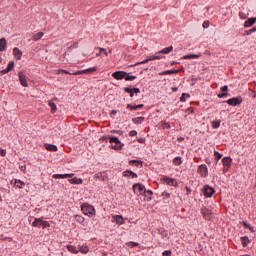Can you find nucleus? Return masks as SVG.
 <instances>
[{"mask_svg": "<svg viewBox=\"0 0 256 256\" xmlns=\"http://www.w3.org/2000/svg\"><path fill=\"white\" fill-rule=\"evenodd\" d=\"M68 182L71 185H83V178L74 177V178L68 179Z\"/></svg>", "mask_w": 256, "mask_h": 256, "instance_id": "obj_24", "label": "nucleus"}, {"mask_svg": "<svg viewBox=\"0 0 256 256\" xmlns=\"http://www.w3.org/2000/svg\"><path fill=\"white\" fill-rule=\"evenodd\" d=\"M209 25H210V22H209L208 20H205V21L203 22V24H202V27H203L204 29H209Z\"/></svg>", "mask_w": 256, "mask_h": 256, "instance_id": "obj_58", "label": "nucleus"}, {"mask_svg": "<svg viewBox=\"0 0 256 256\" xmlns=\"http://www.w3.org/2000/svg\"><path fill=\"white\" fill-rule=\"evenodd\" d=\"M147 63H149V59L148 58L143 60V61H141V62H137L136 64H134V67H138V65H145Z\"/></svg>", "mask_w": 256, "mask_h": 256, "instance_id": "obj_53", "label": "nucleus"}, {"mask_svg": "<svg viewBox=\"0 0 256 256\" xmlns=\"http://www.w3.org/2000/svg\"><path fill=\"white\" fill-rule=\"evenodd\" d=\"M123 177H131L132 179H137L139 175L137 173L133 172L132 170L127 169L122 173Z\"/></svg>", "mask_w": 256, "mask_h": 256, "instance_id": "obj_19", "label": "nucleus"}, {"mask_svg": "<svg viewBox=\"0 0 256 256\" xmlns=\"http://www.w3.org/2000/svg\"><path fill=\"white\" fill-rule=\"evenodd\" d=\"M223 103H227L230 107H239L243 104V97L241 96H236L232 97L228 100L223 101Z\"/></svg>", "mask_w": 256, "mask_h": 256, "instance_id": "obj_4", "label": "nucleus"}, {"mask_svg": "<svg viewBox=\"0 0 256 256\" xmlns=\"http://www.w3.org/2000/svg\"><path fill=\"white\" fill-rule=\"evenodd\" d=\"M80 209L83 215L87 217H94L96 215L97 210H95V206L91 205L89 202H84L80 205Z\"/></svg>", "mask_w": 256, "mask_h": 256, "instance_id": "obj_1", "label": "nucleus"}, {"mask_svg": "<svg viewBox=\"0 0 256 256\" xmlns=\"http://www.w3.org/2000/svg\"><path fill=\"white\" fill-rule=\"evenodd\" d=\"M129 137H137V131L136 130H131L129 132Z\"/></svg>", "mask_w": 256, "mask_h": 256, "instance_id": "obj_61", "label": "nucleus"}, {"mask_svg": "<svg viewBox=\"0 0 256 256\" xmlns=\"http://www.w3.org/2000/svg\"><path fill=\"white\" fill-rule=\"evenodd\" d=\"M43 35H45V33L43 32H38L36 34H33L32 41H39L40 39L43 38Z\"/></svg>", "mask_w": 256, "mask_h": 256, "instance_id": "obj_39", "label": "nucleus"}, {"mask_svg": "<svg viewBox=\"0 0 256 256\" xmlns=\"http://www.w3.org/2000/svg\"><path fill=\"white\" fill-rule=\"evenodd\" d=\"M5 155H7V150L3 149V148H0V156L5 157Z\"/></svg>", "mask_w": 256, "mask_h": 256, "instance_id": "obj_60", "label": "nucleus"}, {"mask_svg": "<svg viewBox=\"0 0 256 256\" xmlns=\"http://www.w3.org/2000/svg\"><path fill=\"white\" fill-rule=\"evenodd\" d=\"M7 49V39L5 37L0 39V51L3 52Z\"/></svg>", "mask_w": 256, "mask_h": 256, "instance_id": "obj_33", "label": "nucleus"}, {"mask_svg": "<svg viewBox=\"0 0 256 256\" xmlns=\"http://www.w3.org/2000/svg\"><path fill=\"white\" fill-rule=\"evenodd\" d=\"M109 144L112 145L111 149L114 151H122L123 147H125V144L119 140V137L114 135H109Z\"/></svg>", "mask_w": 256, "mask_h": 256, "instance_id": "obj_2", "label": "nucleus"}, {"mask_svg": "<svg viewBox=\"0 0 256 256\" xmlns=\"http://www.w3.org/2000/svg\"><path fill=\"white\" fill-rule=\"evenodd\" d=\"M100 141H105L107 143V141H109V135H104L100 138Z\"/></svg>", "mask_w": 256, "mask_h": 256, "instance_id": "obj_62", "label": "nucleus"}, {"mask_svg": "<svg viewBox=\"0 0 256 256\" xmlns=\"http://www.w3.org/2000/svg\"><path fill=\"white\" fill-rule=\"evenodd\" d=\"M161 125L163 129H171V124H169L168 122L162 121Z\"/></svg>", "mask_w": 256, "mask_h": 256, "instance_id": "obj_51", "label": "nucleus"}, {"mask_svg": "<svg viewBox=\"0 0 256 256\" xmlns=\"http://www.w3.org/2000/svg\"><path fill=\"white\" fill-rule=\"evenodd\" d=\"M219 127H221V120H214L212 121V128L213 129H219Z\"/></svg>", "mask_w": 256, "mask_h": 256, "instance_id": "obj_45", "label": "nucleus"}, {"mask_svg": "<svg viewBox=\"0 0 256 256\" xmlns=\"http://www.w3.org/2000/svg\"><path fill=\"white\" fill-rule=\"evenodd\" d=\"M95 71H97V66L87 68L84 70H78L76 72H73V75H87V74L95 73Z\"/></svg>", "mask_w": 256, "mask_h": 256, "instance_id": "obj_12", "label": "nucleus"}, {"mask_svg": "<svg viewBox=\"0 0 256 256\" xmlns=\"http://www.w3.org/2000/svg\"><path fill=\"white\" fill-rule=\"evenodd\" d=\"M256 23V17H251L248 18L245 22H244V27L245 28H249V27H253Z\"/></svg>", "mask_w": 256, "mask_h": 256, "instance_id": "obj_21", "label": "nucleus"}, {"mask_svg": "<svg viewBox=\"0 0 256 256\" xmlns=\"http://www.w3.org/2000/svg\"><path fill=\"white\" fill-rule=\"evenodd\" d=\"M129 165L131 166H135V167H139V165H141V167H143V161L142 160H129L128 162Z\"/></svg>", "mask_w": 256, "mask_h": 256, "instance_id": "obj_36", "label": "nucleus"}, {"mask_svg": "<svg viewBox=\"0 0 256 256\" xmlns=\"http://www.w3.org/2000/svg\"><path fill=\"white\" fill-rule=\"evenodd\" d=\"M221 159H223V154L217 150H214L215 165H217L219 163V161H221Z\"/></svg>", "mask_w": 256, "mask_h": 256, "instance_id": "obj_28", "label": "nucleus"}, {"mask_svg": "<svg viewBox=\"0 0 256 256\" xmlns=\"http://www.w3.org/2000/svg\"><path fill=\"white\" fill-rule=\"evenodd\" d=\"M162 197H164V201L166 200V199H171V194L170 193H168V192H162Z\"/></svg>", "mask_w": 256, "mask_h": 256, "instance_id": "obj_55", "label": "nucleus"}, {"mask_svg": "<svg viewBox=\"0 0 256 256\" xmlns=\"http://www.w3.org/2000/svg\"><path fill=\"white\" fill-rule=\"evenodd\" d=\"M89 252V246L87 244L84 245H78V253H82L83 255H87Z\"/></svg>", "mask_w": 256, "mask_h": 256, "instance_id": "obj_26", "label": "nucleus"}, {"mask_svg": "<svg viewBox=\"0 0 256 256\" xmlns=\"http://www.w3.org/2000/svg\"><path fill=\"white\" fill-rule=\"evenodd\" d=\"M186 113H188V115H191V114L195 113V108H193V107L187 108Z\"/></svg>", "mask_w": 256, "mask_h": 256, "instance_id": "obj_57", "label": "nucleus"}, {"mask_svg": "<svg viewBox=\"0 0 256 256\" xmlns=\"http://www.w3.org/2000/svg\"><path fill=\"white\" fill-rule=\"evenodd\" d=\"M242 247H247L249 243H251V240L249 239V236H242L240 238Z\"/></svg>", "mask_w": 256, "mask_h": 256, "instance_id": "obj_30", "label": "nucleus"}, {"mask_svg": "<svg viewBox=\"0 0 256 256\" xmlns=\"http://www.w3.org/2000/svg\"><path fill=\"white\" fill-rule=\"evenodd\" d=\"M14 185H15L18 189H23V188L25 187V182H23V180L14 179Z\"/></svg>", "mask_w": 256, "mask_h": 256, "instance_id": "obj_35", "label": "nucleus"}, {"mask_svg": "<svg viewBox=\"0 0 256 256\" xmlns=\"http://www.w3.org/2000/svg\"><path fill=\"white\" fill-rule=\"evenodd\" d=\"M145 107V104H138V105H133V104H127L126 109H129L130 111H137L139 109H143Z\"/></svg>", "mask_w": 256, "mask_h": 256, "instance_id": "obj_18", "label": "nucleus"}, {"mask_svg": "<svg viewBox=\"0 0 256 256\" xmlns=\"http://www.w3.org/2000/svg\"><path fill=\"white\" fill-rule=\"evenodd\" d=\"M44 149H46V151H50V153H57V151H59V148L57 147V145L50 144V143H45Z\"/></svg>", "mask_w": 256, "mask_h": 256, "instance_id": "obj_16", "label": "nucleus"}, {"mask_svg": "<svg viewBox=\"0 0 256 256\" xmlns=\"http://www.w3.org/2000/svg\"><path fill=\"white\" fill-rule=\"evenodd\" d=\"M220 91L221 92L217 94L218 99H226V97H231V94H229V86H222Z\"/></svg>", "mask_w": 256, "mask_h": 256, "instance_id": "obj_10", "label": "nucleus"}, {"mask_svg": "<svg viewBox=\"0 0 256 256\" xmlns=\"http://www.w3.org/2000/svg\"><path fill=\"white\" fill-rule=\"evenodd\" d=\"M240 225H243L245 229H249L250 233H255V227L251 226L247 221L243 220Z\"/></svg>", "mask_w": 256, "mask_h": 256, "instance_id": "obj_27", "label": "nucleus"}, {"mask_svg": "<svg viewBox=\"0 0 256 256\" xmlns=\"http://www.w3.org/2000/svg\"><path fill=\"white\" fill-rule=\"evenodd\" d=\"M173 255V251L171 250H165L162 252V256H172Z\"/></svg>", "mask_w": 256, "mask_h": 256, "instance_id": "obj_54", "label": "nucleus"}, {"mask_svg": "<svg viewBox=\"0 0 256 256\" xmlns=\"http://www.w3.org/2000/svg\"><path fill=\"white\" fill-rule=\"evenodd\" d=\"M201 214L203 215L204 218L209 219L211 217V210L207 207H202Z\"/></svg>", "mask_w": 256, "mask_h": 256, "instance_id": "obj_25", "label": "nucleus"}, {"mask_svg": "<svg viewBox=\"0 0 256 256\" xmlns=\"http://www.w3.org/2000/svg\"><path fill=\"white\" fill-rule=\"evenodd\" d=\"M66 249L67 251H69L70 253H73L74 255H77V253H79V250L77 247H75L74 245H66Z\"/></svg>", "mask_w": 256, "mask_h": 256, "instance_id": "obj_31", "label": "nucleus"}, {"mask_svg": "<svg viewBox=\"0 0 256 256\" xmlns=\"http://www.w3.org/2000/svg\"><path fill=\"white\" fill-rule=\"evenodd\" d=\"M197 173L201 177L207 178L209 176V168L205 164H201L198 166Z\"/></svg>", "mask_w": 256, "mask_h": 256, "instance_id": "obj_11", "label": "nucleus"}, {"mask_svg": "<svg viewBox=\"0 0 256 256\" xmlns=\"http://www.w3.org/2000/svg\"><path fill=\"white\" fill-rule=\"evenodd\" d=\"M110 133L121 136L123 135L124 132L122 130H111Z\"/></svg>", "mask_w": 256, "mask_h": 256, "instance_id": "obj_56", "label": "nucleus"}, {"mask_svg": "<svg viewBox=\"0 0 256 256\" xmlns=\"http://www.w3.org/2000/svg\"><path fill=\"white\" fill-rule=\"evenodd\" d=\"M135 79H137V76L131 75V73L126 72L125 81H135Z\"/></svg>", "mask_w": 256, "mask_h": 256, "instance_id": "obj_41", "label": "nucleus"}, {"mask_svg": "<svg viewBox=\"0 0 256 256\" xmlns=\"http://www.w3.org/2000/svg\"><path fill=\"white\" fill-rule=\"evenodd\" d=\"M101 177H102V172H98L94 174V179H98L99 181H101Z\"/></svg>", "mask_w": 256, "mask_h": 256, "instance_id": "obj_59", "label": "nucleus"}, {"mask_svg": "<svg viewBox=\"0 0 256 256\" xmlns=\"http://www.w3.org/2000/svg\"><path fill=\"white\" fill-rule=\"evenodd\" d=\"M222 165L224 167V173H227L229 169H231V165H233V158L231 156H225L222 158Z\"/></svg>", "mask_w": 256, "mask_h": 256, "instance_id": "obj_7", "label": "nucleus"}, {"mask_svg": "<svg viewBox=\"0 0 256 256\" xmlns=\"http://www.w3.org/2000/svg\"><path fill=\"white\" fill-rule=\"evenodd\" d=\"M201 193L206 199H211V197H213V195H215L217 191L213 186H210L209 184H205L201 189Z\"/></svg>", "mask_w": 256, "mask_h": 256, "instance_id": "obj_3", "label": "nucleus"}, {"mask_svg": "<svg viewBox=\"0 0 256 256\" xmlns=\"http://www.w3.org/2000/svg\"><path fill=\"white\" fill-rule=\"evenodd\" d=\"M199 57H201V53H199V54H187V55H184L182 57V59H184V60L199 59Z\"/></svg>", "mask_w": 256, "mask_h": 256, "instance_id": "obj_32", "label": "nucleus"}, {"mask_svg": "<svg viewBox=\"0 0 256 256\" xmlns=\"http://www.w3.org/2000/svg\"><path fill=\"white\" fill-rule=\"evenodd\" d=\"M177 73H179V70L177 69H172V70H165L159 73L160 76L163 75H177Z\"/></svg>", "mask_w": 256, "mask_h": 256, "instance_id": "obj_29", "label": "nucleus"}, {"mask_svg": "<svg viewBox=\"0 0 256 256\" xmlns=\"http://www.w3.org/2000/svg\"><path fill=\"white\" fill-rule=\"evenodd\" d=\"M111 223H116L118 227H121V225H125V218H123V215L113 214Z\"/></svg>", "mask_w": 256, "mask_h": 256, "instance_id": "obj_9", "label": "nucleus"}, {"mask_svg": "<svg viewBox=\"0 0 256 256\" xmlns=\"http://www.w3.org/2000/svg\"><path fill=\"white\" fill-rule=\"evenodd\" d=\"M161 58L162 57L153 55V56L148 57V61H159V60H161Z\"/></svg>", "mask_w": 256, "mask_h": 256, "instance_id": "obj_52", "label": "nucleus"}, {"mask_svg": "<svg viewBox=\"0 0 256 256\" xmlns=\"http://www.w3.org/2000/svg\"><path fill=\"white\" fill-rule=\"evenodd\" d=\"M191 97V94L189 93H182L181 97H180V102L181 103H185V101H187V99H189Z\"/></svg>", "mask_w": 256, "mask_h": 256, "instance_id": "obj_43", "label": "nucleus"}, {"mask_svg": "<svg viewBox=\"0 0 256 256\" xmlns=\"http://www.w3.org/2000/svg\"><path fill=\"white\" fill-rule=\"evenodd\" d=\"M18 79L22 87H29V84L27 83V76L23 74V72L18 73Z\"/></svg>", "mask_w": 256, "mask_h": 256, "instance_id": "obj_14", "label": "nucleus"}, {"mask_svg": "<svg viewBox=\"0 0 256 256\" xmlns=\"http://www.w3.org/2000/svg\"><path fill=\"white\" fill-rule=\"evenodd\" d=\"M142 196L144 197V201H152L153 200V192L152 190H145L142 194Z\"/></svg>", "mask_w": 256, "mask_h": 256, "instance_id": "obj_17", "label": "nucleus"}, {"mask_svg": "<svg viewBox=\"0 0 256 256\" xmlns=\"http://www.w3.org/2000/svg\"><path fill=\"white\" fill-rule=\"evenodd\" d=\"M6 69L9 70V72L13 71V69H15V62L10 61L7 65Z\"/></svg>", "mask_w": 256, "mask_h": 256, "instance_id": "obj_48", "label": "nucleus"}, {"mask_svg": "<svg viewBox=\"0 0 256 256\" xmlns=\"http://www.w3.org/2000/svg\"><path fill=\"white\" fill-rule=\"evenodd\" d=\"M133 189V193L134 195H143V193H145V190L147 188H145V185H143V183H135L132 186Z\"/></svg>", "mask_w": 256, "mask_h": 256, "instance_id": "obj_6", "label": "nucleus"}, {"mask_svg": "<svg viewBox=\"0 0 256 256\" xmlns=\"http://www.w3.org/2000/svg\"><path fill=\"white\" fill-rule=\"evenodd\" d=\"M40 227H42V229H47L51 227V224L49 223V221L42 220Z\"/></svg>", "mask_w": 256, "mask_h": 256, "instance_id": "obj_46", "label": "nucleus"}, {"mask_svg": "<svg viewBox=\"0 0 256 256\" xmlns=\"http://www.w3.org/2000/svg\"><path fill=\"white\" fill-rule=\"evenodd\" d=\"M157 233L161 235L162 239H169V232L165 228H158Z\"/></svg>", "mask_w": 256, "mask_h": 256, "instance_id": "obj_20", "label": "nucleus"}, {"mask_svg": "<svg viewBox=\"0 0 256 256\" xmlns=\"http://www.w3.org/2000/svg\"><path fill=\"white\" fill-rule=\"evenodd\" d=\"M13 55L16 57L17 61H21V57H23V52L18 48H13Z\"/></svg>", "mask_w": 256, "mask_h": 256, "instance_id": "obj_22", "label": "nucleus"}, {"mask_svg": "<svg viewBox=\"0 0 256 256\" xmlns=\"http://www.w3.org/2000/svg\"><path fill=\"white\" fill-rule=\"evenodd\" d=\"M173 164L176 165V167H179V165H183V158L181 156H177L173 159Z\"/></svg>", "mask_w": 256, "mask_h": 256, "instance_id": "obj_38", "label": "nucleus"}, {"mask_svg": "<svg viewBox=\"0 0 256 256\" xmlns=\"http://www.w3.org/2000/svg\"><path fill=\"white\" fill-rule=\"evenodd\" d=\"M143 121H145V117L143 116L132 118V123H134V125H141Z\"/></svg>", "mask_w": 256, "mask_h": 256, "instance_id": "obj_34", "label": "nucleus"}, {"mask_svg": "<svg viewBox=\"0 0 256 256\" xmlns=\"http://www.w3.org/2000/svg\"><path fill=\"white\" fill-rule=\"evenodd\" d=\"M101 181H109V174L107 173V171L102 172Z\"/></svg>", "mask_w": 256, "mask_h": 256, "instance_id": "obj_47", "label": "nucleus"}, {"mask_svg": "<svg viewBox=\"0 0 256 256\" xmlns=\"http://www.w3.org/2000/svg\"><path fill=\"white\" fill-rule=\"evenodd\" d=\"M52 177L54 179H73V177H75L74 173H70V174H53Z\"/></svg>", "mask_w": 256, "mask_h": 256, "instance_id": "obj_15", "label": "nucleus"}, {"mask_svg": "<svg viewBox=\"0 0 256 256\" xmlns=\"http://www.w3.org/2000/svg\"><path fill=\"white\" fill-rule=\"evenodd\" d=\"M48 106L50 107L52 114L57 113V104H55V102L49 101Z\"/></svg>", "mask_w": 256, "mask_h": 256, "instance_id": "obj_37", "label": "nucleus"}, {"mask_svg": "<svg viewBox=\"0 0 256 256\" xmlns=\"http://www.w3.org/2000/svg\"><path fill=\"white\" fill-rule=\"evenodd\" d=\"M239 17L240 19H247V14H245L244 12H239Z\"/></svg>", "mask_w": 256, "mask_h": 256, "instance_id": "obj_64", "label": "nucleus"}, {"mask_svg": "<svg viewBox=\"0 0 256 256\" xmlns=\"http://www.w3.org/2000/svg\"><path fill=\"white\" fill-rule=\"evenodd\" d=\"M101 53H104L106 57H109V53L107 52V49L99 48V53L97 54V57H99V55H101Z\"/></svg>", "mask_w": 256, "mask_h": 256, "instance_id": "obj_49", "label": "nucleus"}, {"mask_svg": "<svg viewBox=\"0 0 256 256\" xmlns=\"http://www.w3.org/2000/svg\"><path fill=\"white\" fill-rule=\"evenodd\" d=\"M253 33H256V26L249 30H245V35H253Z\"/></svg>", "mask_w": 256, "mask_h": 256, "instance_id": "obj_50", "label": "nucleus"}, {"mask_svg": "<svg viewBox=\"0 0 256 256\" xmlns=\"http://www.w3.org/2000/svg\"><path fill=\"white\" fill-rule=\"evenodd\" d=\"M173 51V45L163 48L157 52V55H169Z\"/></svg>", "mask_w": 256, "mask_h": 256, "instance_id": "obj_23", "label": "nucleus"}, {"mask_svg": "<svg viewBox=\"0 0 256 256\" xmlns=\"http://www.w3.org/2000/svg\"><path fill=\"white\" fill-rule=\"evenodd\" d=\"M126 73L127 72L123 70H118L112 73V77L113 79H116V81H123V79L125 80Z\"/></svg>", "mask_w": 256, "mask_h": 256, "instance_id": "obj_13", "label": "nucleus"}, {"mask_svg": "<svg viewBox=\"0 0 256 256\" xmlns=\"http://www.w3.org/2000/svg\"><path fill=\"white\" fill-rule=\"evenodd\" d=\"M42 221L43 218H34V221L32 222V227H41Z\"/></svg>", "mask_w": 256, "mask_h": 256, "instance_id": "obj_40", "label": "nucleus"}, {"mask_svg": "<svg viewBox=\"0 0 256 256\" xmlns=\"http://www.w3.org/2000/svg\"><path fill=\"white\" fill-rule=\"evenodd\" d=\"M160 181H162V183H165L166 185H169L170 187H178L179 183L177 182V180L175 178H171L169 176H162Z\"/></svg>", "mask_w": 256, "mask_h": 256, "instance_id": "obj_5", "label": "nucleus"}, {"mask_svg": "<svg viewBox=\"0 0 256 256\" xmlns=\"http://www.w3.org/2000/svg\"><path fill=\"white\" fill-rule=\"evenodd\" d=\"M74 219L77 223L83 224L85 223V217L81 216V215H75Z\"/></svg>", "mask_w": 256, "mask_h": 256, "instance_id": "obj_44", "label": "nucleus"}, {"mask_svg": "<svg viewBox=\"0 0 256 256\" xmlns=\"http://www.w3.org/2000/svg\"><path fill=\"white\" fill-rule=\"evenodd\" d=\"M124 93H128V95L133 98L135 95L141 93V89L138 87H124Z\"/></svg>", "mask_w": 256, "mask_h": 256, "instance_id": "obj_8", "label": "nucleus"}, {"mask_svg": "<svg viewBox=\"0 0 256 256\" xmlns=\"http://www.w3.org/2000/svg\"><path fill=\"white\" fill-rule=\"evenodd\" d=\"M126 247H129V249H134V247H139V242H126Z\"/></svg>", "mask_w": 256, "mask_h": 256, "instance_id": "obj_42", "label": "nucleus"}, {"mask_svg": "<svg viewBox=\"0 0 256 256\" xmlns=\"http://www.w3.org/2000/svg\"><path fill=\"white\" fill-rule=\"evenodd\" d=\"M147 139L145 138H137V142L141 143L142 145H144V143H146Z\"/></svg>", "mask_w": 256, "mask_h": 256, "instance_id": "obj_63", "label": "nucleus"}]
</instances>
